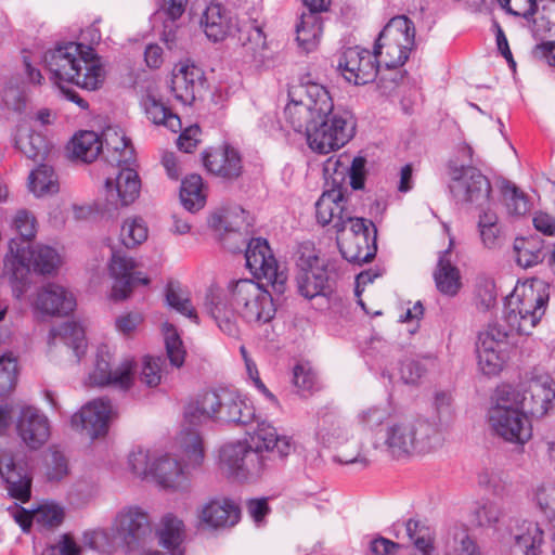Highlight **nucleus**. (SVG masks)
<instances>
[{
  "label": "nucleus",
  "instance_id": "obj_1",
  "mask_svg": "<svg viewBox=\"0 0 555 555\" xmlns=\"http://www.w3.org/2000/svg\"><path fill=\"white\" fill-rule=\"evenodd\" d=\"M293 449L291 439L280 436L267 421L257 422L249 440L223 444L219 451L220 469L238 482H256L272 467V455L283 460Z\"/></svg>",
  "mask_w": 555,
  "mask_h": 555
},
{
  "label": "nucleus",
  "instance_id": "obj_2",
  "mask_svg": "<svg viewBox=\"0 0 555 555\" xmlns=\"http://www.w3.org/2000/svg\"><path fill=\"white\" fill-rule=\"evenodd\" d=\"M231 308L223 299L210 292L205 307L221 332L230 337L238 335L236 313L247 323L262 325L270 322L276 312L271 294L250 279L232 281L228 285Z\"/></svg>",
  "mask_w": 555,
  "mask_h": 555
},
{
  "label": "nucleus",
  "instance_id": "obj_3",
  "mask_svg": "<svg viewBox=\"0 0 555 555\" xmlns=\"http://www.w3.org/2000/svg\"><path fill=\"white\" fill-rule=\"evenodd\" d=\"M296 131L305 128L307 144L314 153L326 155L344 147L353 139L357 119L346 106H285Z\"/></svg>",
  "mask_w": 555,
  "mask_h": 555
},
{
  "label": "nucleus",
  "instance_id": "obj_4",
  "mask_svg": "<svg viewBox=\"0 0 555 555\" xmlns=\"http://www.w3.org/2000/svg\"><path fill=\"white\" fill-rule=\"evenodd\" d=\"M437 423L423 416L395 414L372 438V448L392 460L428 453L442 443Z\"/></svg>",
  "mask_w": 555,
  "mask_h": 555
},
{
  "label": "nucleus",
  "instance_id": "obj_5",
  "mask_svg": "<svg viewBox=\"0 0 555 555\" xmlns=\"http://www.w3.org/2000/svg\"><path fill=\"white\" fill-rule=\"evenodd\" d=\"M44 64L51 80L76 104H85L66 83L72 82L87 90L98 89L104 81V69L93 49L76 42H67L44 54Z\"/></svg>",
  "mask_w": 555,
  "mask_h": 555
},
{
  "label": "nucleus",
  "instance_id": "obj_6",
  "mask_svg": "<svg viewBox=\"0 0 555 555\" xmlns=\"http://www.w3.org/2000/svg\"><path fill=\"white\" fill-rule=\"evenodd\" d=\"M100 139L107 151L118 154L113 157L118 167L115 178H107L103 191V203L101 209L114 216L122 207L132 204L139 196L141 180L131 162L134 157V150L119 126L107 125L102 129Z\"/></svg>",
  "mask_w": 555,
  "mask_h": 555
},
{
  "label": "nucleus",
  "instance_id": "obj_7",
  "mask_svg": "<svg viewBox=\"0 0 555 555\" xmlns=\"http://www.w3.org/2000/svg\"><path fill=\"white\" fill-rule=\"evenodd\" d=\"M254 408L236 390L220 388L198 395L184 408V420L196 426L207 421L247 425Z\"/></svg>",
  "mask_w": 555,
  "mask_h": 555
},
{
  "label": "nucleus",
  "instance_id": "obj_8",
  "mask_svg": "<svg viewBox=\"0 0 555 555\" xmlns=\"http://www.w3.org/2000/svg\"><path fill=\"white\" fill-rule=\"evenodd\" d=\"M516 388L503 385L494 395V403L489 409L488 421L495 436L509 443L525 444L532 436L528 416L517 404Z\"/></svg>",
  "mask_w": 555,
  "mask_h": 555
},
{
  "label": "nucleus",
  "instance_id": "obj_9",
  "mask_svg": "<svg viewBox=\"0 0 555 555\" xmlns=\"http://www.w3.org/2000/svg\"><path fill=\"white\" fill-rule=\"evenodd\" d=\"M296 283L301 296L312 299L332 292L336 280L335 264L321 257L312 242L298 244L295 253Z\"/></svg>",
  "mask_w": 555,
  "mask_h": 555
},
{
  "label": "nucleus",
  "instance_id": "obj_10",
  "mask_svg": "<svg viewBox=\"0 0 555 555\" xmlns=\"http://www.w3.org/2000/svg\"><path fill=\"white\" fill-rule=\"evenodd\" d=\"M317 440L326 448L337 450L336 461L343 464L359 463L363 467L370 464L369 459L362 454V443L354 436L353 425L338 416L326 414L319 424Z\"/></svg>",
  "mask_w": 555,
  "mask_h": 555
},
{
  "label": "nucleus",
  "instance_id": "obj_11",
  "mask_svg": "<svg viewBox=\"0 0 555 555\" xmlns=\"http://www.w3.org/2000/svg\"><path fill=\"white\" fill-rule=\"evenodd\" d=\"M415 44L414 23L404 15L392 17L379 33L374 56H383L388 69L398 68L408 61Z\"/></svg>",
  "mask_w": 555,
  "mask_h": 555
},
{
  "label": "nucleus",
  "instance_id": "obj_12",
  "mask_svg": "<svg viewBox=\"0 0 555 555\" xmlns=\"http://www.w3.org/2000/svg\"><path fill=\"white\" fill-rule=\"evenodd\" d=\"M59 264L60 256L54 248L46 245L25 247L17 240L10 241L9 254L4 259V269L15 279L23 276L30 268L41 274H51Z\"/></svg>",
  "mask_w": 555,
  "mask_h": 555
},
{
  "label": "nucleus",
  "instance_id": "obj_13",
  "mask_svg": "<svg viewBox=\"0 0 555 555\" xmlns=\"http://www.w3.org/2000/svg\"><path fill=\"white\" fill-rule=\"evenodd\" d=\"M450 192L457 203L481 207L489 199L491 184L486 176L473 166H449Z\"/></svg>",
  "mask_w": 555,
  "mask_h": 555
},
{
  "label": "nucleus",
  "instance_id": "obj_14",
  "mask_svg": "<svg viewBox=\"0 0 555 555\" xmlns=\"http://www.w3.org/2000/svg\"><path fill=\"white\" fill-rule=\"evenodd\" d=\"M246 266L257 279H266L278 294L286 289L287 274L281 269L267 240L251 238L245 249Z\"/></svg>",
  "mask_w": 555,
  "mask_h": 555
},
{
  "label": "nucleus",
  "instance_id": "obj_15",
  "mask_svg": "<svg viewBox=\"0 0 555 555\" xmlns=\"http://www.w3.org/2000/svg\"><path fill=\"white\" fill-rule=\"evenodd\" d=\"M111 530L128 552L142 547L152 534L149 515L138 506L122 507L116 514Z\"/></svg>",
  "mask_w": 555,
  "mask_h": 555
},
{
  "label": "nucleus",
  "instance_id": "obj_16",
  "mask_svg": "<svg viewBox=\"0 0 555 555\" xmlns=\"http://www.w3.org/2000/svg\"><path fill=\"white\" fill-rule=\"evenodd\" d=\"M507 332L500 325H489L478 335L476 352L478 366L485 375L499 374L507 359Z\"/></svg>",
  "mask_w": 555,
  "mask_h": 555
},
{
  "label": "nucleus",
  "instance_id": "obj_17",
  "mask_svg": "<svg viewBox=\"0 0 555 555\" xmlns=\"http://www.w3.org/2000/svg\"><path fill=\"white\" fill-rule=\"evenodd\" d=\"M517 391V404L525 415L542 417L554 404L555 380L548 375L537 376L522 390Z\"/></svg>",
  "mask_w": 555,
  "mask_h": 555
},
{
  "label": "nucleus",
  "instance_id": "obj_18",
  "mask_svg": "<svg viewBox=\"0 0 555 555\" xmlns=\"http://www.w3.org/2000/svg\"><path fill=\"white\" fill-rule=\"evenodd\" d=\"M138 267L133 258L121 250L112 249V257L108 264L109 275L114 280L112 286V298L115 300L126 299L135 285H147L150 279L141 272L135 271Z\"/></svg>",
  "mask_w": 555,
  "mask_h": 555
},
{
  "label": "nucleus",
  "instance_id": "obj_19",
  "mask_svg": "<svg viewBox=\"0 0 555 555\" xmlns=\"http://www.w3.org/2000/svg\"><path fill=\"white\" fill-rule=\"evenodd\" d=\"M134 375L135 363L132 359H125L120 364L112 367L109 353L100 350L89 380L92 385L113 386L120 390H128L133 384Z\"/></svg>",
  "mask_w": 555,
  "mask_h": 555
},
{
  "label": "nucleus",
  "instance_id": "obj_20",
  "mask_svg": "<svg viewBox=\"0 0 555 555\" xmlns=\"http://www.w3.org/2000/svg\"><path fill=\"white\" fill-rule=\"evenodd\" d=\"M171 92L182 104H194L203 101L205 92L204 72L189 61L178 63L173 70L170 85Z\"/></svg>",
  "mask_w": 555,
  "mask_h": 555
},
{
  "label": "nucleus",
  "instance_id": "obj_21",
  "mask_svg": "<svg viewBox=\"0 0 555 555\" xmlns=\"http://www.w3.org/2000/svg\"><path fill=\"white\" fill-rule=\"evenodd\" d=\"M109 400L94 399L85 404L81 410L72 416V426L89 438L95 439L107 433L108 423L114 415Z\"/></svg>",
  "mask_w": 555,
  "mask_h": 555
},
{
  "label": "nucleus",
  "instance_id": "obj_22",
  "mask_svg": "<svg viewBox=\"0 0 555 555\" xmlns=\"http://www.w3.org/2000/svg\"><path fill=\"white\" fill-rule=\"evenodd\" d=\"M550 300L548 285L541 280H533L517 285L506 297L505 306L527 310L532 314V321H541Z\"/></svg>",
  "mask_w": 555,
  "mask_h": 555
},
{
  "label": "nucleus",
  "instance_id": "obj_23",
  "mask_svg": "<svg viewBox=\"0 0 555 555\" xmlns=\"http://www.w3.org/2000/svg\"><path fill=\"white\" fill-rule=\"evenodd\" d=\"M338 68L348 82L361 86L374 81L378 65L376 57L369 50L352 47L341 55Z\"/></svg>",
  "mask_w": 555,
  "mask_h": 555
},
{
  "label": "nucleus",
  "instance_id": "obj_24",
  "mask_svg": "<svg viewBox=\"0 0 555 555\" xmlns=\"http://www.w3.org/2000/svg\"><path fill=\"white\" fill-rule=\"evenodd\" d=\"M0 475L7 483L9 494L25 503L31 494V476L26 465L15 461L9 450H0Z\"/></svg>",
  "mask_w": 555,
  "mask_h": 555
},
{
  "label": "nucleus",
  "instance_id": "obj_25",
  "mask_svg": "<svg viewBox=\"0 0 555 555\" xmlns=\"http://www.w3.org/2000/svg\"><path fill=\"white\" fill-rule=\"evenodd\" d=\"M315 216L322 225L332 223L337 233L346 230V219H350V211L341 188H332L322 193L315 203Z\"/></svg>",
  "mask_w": 555,
  "mask_h": 555
},
{
  "label": "nucleus",
  "instance_id": "obj_26",
  "mask_svg": "<svg viewBox=\"0 0 555 555\" xmlns=\"http://www.w3.org/2000/svg\"><path fill=\"white\" fill-rule=\"evenodd\" d=\"M16 430L23 442L30 449H39L50 437L49 421L34 406H24L16 422Z\"/></svg>",
  "mask_w": 555,
  "mask_h": 555
},
{
  "label": "nucleus",
  "instance_id": "obj_27",
  "mask_svg": "<svg viewBox=\"0 0 555 555\" xmlns=\"http://www.w3.org/2000/svg\"><path fill=\"white\" fill-rule=\"evenodd\" d=\"M205 168L215 176L232 180L242 173V160L236 150L228 145L203 153Z\"/></svg>",
  "mask_w": 555,
  "mask_h": 555
},
{
  "label": "nucleus",
  "instance_id": "obj_28",
  "mask_svg": "<svg viewBox=\"0 0 555 555\" xmlns=\"http://www.w3.org/2000/svg\"><path fill=\"white\" fill-rule=\"evenodd\" d=\"M198 517L202 522L210 528H227L238 522L241 509L238 505L230 499L215 498L203 505Z\"/></svg>",
  "mask_w": 555,
  "mask_h": 555
},
{
  "label": "nucleus",
  "instance_id": "obj_29",
  "mask_svg": "<svg viewBox=\"0 0 555 555\" xmlns=\"http://www.w3.org/2000/svg\"><path fill=\"white\" fill-rule=\"evenodd\" d=\"M35 307L43 314L66 315L74 311L76 300L64 287L48 284L39 291Z\"/></svg>",
  "mask_w": 555,
  "mask_h": 555
},
{
  "label": "nucleus",
  "instance_id": "obj_30",
  "mask_svg": "<svg viewBox=\"0 0 555 555\" xmlns=\"http://www.w3.org/2000/svg\"><path fill=\"white\" fill-rule=\"evenodd\" d=\"M151 477L163 488L184 490L189 487V477L181 464L170 456L154 460Z\"/></svg>",
  "mask_w": 555,
  "mask_h": 555
},
{
  "label": "nucleus",
  "instance_id": "obj_31",
  "mask_svg": "<svg viewBox=\"0 0 555 555\" xmlns=\"http://www.w3.org/2000/svg\"><path fill=\"white\" fill-rule=\"evenodd\" d=\"M376 234L377 230L373 229L372 238L366 236L337 237L343 257L351 263L362 264L370 262L377 251Z\"/></svg>",
  "mask_w": 555,
  "mask_h": 555
},
{
  "label": "nucleus",
  "instance_id": "obj_32",
  "mask_svg": "<svg viewBox=\"0 0 555 555\" xmlns=\"http://www.w3.org/2000/svg\"><path fill=\"white\" fill-rule=\"evenodd\" d=\"M208 224L221 240L230 234L242 235V230H247L250 225L247 221V212L240 206L214 212Z\"/></svg>",
  "mask_w": 555,
  "mask_h": 555
},
{
  "label": "nucleus",
  "instance_id": "obj_33",
  "mask_svg": "<svg viewBox=\"0 0 555 555\" xmlns=\"http://www.w3.org/2000/svg\"><path fill=\"white\" fill-rule=\"evenodd\" d=\"M434 280L437 289L446 295L455 296L462 286L460 270L451 262L450 250L440 253L436 270L434 271Z\"/></svg>",
  "mask_w": 555,
  "mask_h": 555
},
{
  "label": "nucleus",
  "instance_id": "obj_34",
  "mask_svg": "<svg viewBox=\"0 0 555 555\" xmlns=\"http://www.w3.org/2000/svg\"><path fill=\"white\" fill-rule=\"evenodd\" d=\"M201 25L209 39L220 41L231 29V17L220 3L211 2L203 13Z\"/></svg>",
  "mask_w": 555,
  "mask_h": 555
},
{
  "label": "nucleus",
  "instance_id": "obj_35",
  "mask_svg": "<svg viewBox=\"0 0 555 555\" xmlns=\"http://www.w3.org/2000/svg\"><path fill=\"white\" fill-rule=\"evenodd\" d=\"M103 149L100 135L91 130H80L73 137L68 144L72 156L83 163L95 160Z\"/></svg>",
  "mask_w": 555,
  "mask_h": 555
},
{
  "label": "nucleus",
  "instance_id": "obj_36",
  "mask_svg": "<svg viewBox=\"0 0 555 555\" xmlns=\"http://www.w3.org/2000/svg\"><path fill=\"white\" fill-rule=\"evenodd\" d=\"M514 251L521 268H530L542 262L546 255L544 241L537 235L516 238Z\"/></svg>",
  "mask_w": 555,
  "mask_h": 555
},
{
  "label": "nucleus",
  "instance_id": "obj_37",
  "mask_svg": "<svg viewBox=\"0 0 555 555\" xmlns=\"http://www.w3.org/2000/svg\"><path fill=\"white\" fill-rule=\"evenodd\" d=\"M15 147L29 159H44L49 152L47 139L34 131H28L24 125H18L14 138Z\"/></svg>",
  "mask_w": 555,
  "mask_h": 555
},
{
  "label": "nucleus",
  "instance_id": "obj_38",
  "mask_svg": "<svg viewBox=\"0 0 555 555\" xmlns=\"http://www.w3.org/2000/svg\"><path fill=\"white\" fill-rule=\"evenodd\" d=\"M156 535L163 547L168 551H176L185 538L184 524L176 515L168 513L162 517Z\"/></svg>",
  "mask_w": 555,
  "mask_h": 555
},
{
  "label": "nucleus",
  "instance_id": "obj_39",
  "mask_svg": "<svg viewBox=\"0 0 555 555\" xmlns=\"http://www.w3.org/2000/svg\"><path fill=\"white\" fill-rule=\"evenodd\" d=\"M323 31L322 18L313 13H302L296 25V40L306 52L312 51L319 43Z\"/></svg>",
  "mask_w": 555,
  "mask_h": 555
},
{
  "label": "nucleus",
  "instance_id": "obj_40",
  "mask_svg": "<svg viewBox=\"0 0 555 555\" xmlns=\"http://www.w3.org/2000/svg\"><path fill=\"white\" fill-rule=\"evenodd\" d=\"M60 340L70 347L79 359L85 353L86 340L83 328L75 322H65L50 332L51 344Z\"/></svg>",
  "mask_w": 555,
  "mask_h": 555
},
{
  "label": "nucleus",
  "instance_id": "obj_41",
  "mask_svg": "<svg viewBox=\"0 0 555 555\" xmlns=\"http://www.w3.org/2000/svg\"><path fill=\"white\" fill-rule=\"evenodd\" d=\"M180 199L183 207L191 212H195L205 206L206 194L199 175H190L182 180Z\"/></svg>",
  "mask_w": 555,
  "mask_h": 555
},
{
  "label": "nucleus",
  "instance_id": "obj_42",
  "mask_svg": "<svg viewBox=\"0 0 555 555\" xmlns=\"http://www.w3.org/2000/svg\"><path fill=\"white\" fill-rule=\"evenodd\" d=\"M387 408L379 405H371L361 409L356 415V425L363 431L371 434V439L376 431H379L386 426V423L392 418Z\"/></svg>",
  "mask_w": 555,
  "mask_h": 555
},
{
  "label": "nucleus",
  "instance_id": "obj_43",
  "mask_svg": "<svg viewBox=\"0 0 555 555\" xmlns=\"http://www.w3.org/2000/svg\"><path fill=\"white\" fill-rule=\"evenodd\" d=\"M245 37H241L245 55L256 65H261L266 60L267 39L262 29L258 25H249L244 31Z\"/></svg>",
  "mask_w": 555,
  "mask_h": 555
},
{
  "label": "nucleus",
  "instance_id": "obj_44",
  "mask_svg": "<svg viewBox=\"0 0 555 555\" xmlns=\"http://www.w3.org/2000/svg\"><path fill=\"white\" fill-rule=\"evenodd\" d=\"M179 446L186 466L197 467L203 463L205 450L203 439L197 431L183 430L179 436Z\"/></svg>",
  "mask_w": 555,
  "mask_h": 555
},
{
  "label": "nucleus",
  "instance_id": "obj_45",
  "mask_svg": "<svg viewBox=\"0 0 555 555\" xmlns=\"http://www.w3.org/2000/svg\"><path fill=\"white\" fill-rule=\"evenodd\" d=\"M29 189L36 196L59 192V182L51 166L41 164L29 175Z\"/></svg>",
  "mask_w": 555,
  "mask_h": 555
},
{
  "label": "nucleus",
  "instance_id": "obj_46",
  "mask_svg": "<svg viewBox=\"0 0 555 555\" xmlns=\"http://www.w3.org/2000/svg\"><path fill=\"white\" fill-rule=\"evenodd\" d=\"M515 544L525 555H538L543 542V531L537 522L524 521L514 534Z\"/></svg>",
  "mask_w": 555,
  "mask_h": 555
},
{
  "label": "nucleus",
  "instance_id": "obj_47",
  "mask_svg": "<svg viewBox=\"0 0 555 555\" xmlns=\"http://www.w3.org/2000/svg\"><path fill=\"white\" fill-rule=\"evenodd\" d=\"M444 555H479V551L465 528H454L446 540Z\"/></svg>",
  "mask_w": 555,
  "mask_h": 555
},
{
  "label": "nucleus",
  "instance_id": "obj_48",
  "mask_svg": "<svg viewBox=\"0 0 555 555\" xmlns=\"http://www.w3.org/2000/svg\"><path fill=\"white\" fill-rule=\"evenodd\" d=\"M149 229L141 217L127 218L120 229V242L127 248H134L147 240Z\"/></svg>",
  "mask_w": 555,
  "mask_h": 555
},
{
  "label": "nucleus",
  "instance_id": "obj_49",
  "mask_svg": "<svg viewBox=\"0 0 555 555\" xmlns=\"http://www.w3.org/2000/svg\"><path fill=\"white\" fill-rule=\"evenodd\" d=\"M504 320L511 331H515L520 335H530L533 328L540 323L538 320L532 321V314L527 310L506 306L504 308Z\"/></svg>",
  "mask_w": 555,
  "mask_h": 555
},
{
  "label": "nucleus",
  "instance_id": "obj_50",
  "mask_svg": "<svg viewBox=\"0 0 555 555\" xmlns=\"http://www.w3.org/2000/svg\"><path fill=\"white\" fill-rule=\"evenodd\" d=\"M46 477L49 481H61L69 473L68 461L55 447L49 448L44 455Z\"/></svg>",
  "mask_w": 555,
  "mask_h": 555
},
{
  "label": "nucleus",
  "instance_id": "obj_51",
  "mask_svg": "<svg viewBox=\"0 0 555 555\" xmlns=\"http://www.w3.org/2000/svg\"><path fill=\"white\" fill-rule=\"evenodd\" d=\"M64 509L56 503H43L33 511L35 525L41 529L59 527L64 520Z\"/></svg>",
  "mask_w": 555,
  "mask_h": 555
},
{
  "label": "nucleus",
  "instance_id": "obj_52",
  "mask_svg": "<svg viewBox=\"0 0 555 555\" xmlns=\"http://www.w3.org/2000/svg\"><path fill=\"white\" fill-rule=\"evenodd\" d=\"M504 515L503 505L491 500L479 503L474 511L475 520L479 527H494L501 521Z\"/></svg>",
  "mask_w": 555,
  "mask_h": 555
},
{
  "label": "nucleus",
  "instance_id": "obj_53",
  "mask_svg": "<svg viewBox=\"0 0 555 555\" xmlns=\"http://www.w3.org/2000/svg\"><path fill=\"white\" fill-rule=\"evenodd\" d=\"M166 301L168 306L179 313L197 322V314L189 296L176 284L169 283L166 287Z\"/></svg>",
  "mask_w": 555,
  "mask_h": 555
},
{
  "label": "nucleus",
  "instance_id": "obj_54",
  "mask_svg": "<svg viewBox=\"0 0 555 555\" xmlns=\"http://www.w3.org/2000/svg\"><path fill=\"white\" fill-rule=\"evenodd\" d=\"M146 117L155 125H163L172 132L182 128L180 117L170 109V106H144Z\"/></svg>",
  "mask_w": 555,
  "mask_h": 555
},
{
  "label": "nucleus",
  "instance_id": "obj_55",
  "mask_svg": "<svg viewBox=\"0 0 555 555\" xmlns=\"http://www.w3.org/2000/svg\"><path fill=\"white\" fill-rule=\"evenodd\" d=\"M165 347L170 364L175 367H181L185 359V350L182 340L176 330L170 324H165Z\"/></svg>",
  "mask_w": 555,
  "mask_h": 555
},
{
  "label": "nucleus",
  "instance_id": "obj_56",
  "mask_svg": "<svg viewBox=\"0 0 555 555\" xmlns=\"http://www.w3.org/2000/svg\"><path fill=\"white\" fill-rule=\"evenodd\" d=\"M503 197L507 210L512 215L524 216L530 210L527 195L514 184H507L503 188Z\"/></svg>",
  "mask_w": 555,
  "mask_h": 555
},
{
  "label": "nucleus",
  "instance_id": "obj_57",
  "mask_svg": "<svg viewBox=\"0 0 555 555\" xmlns=\"http://www.w3.org/2000/svg\"><path fill=\"white\" fill-rule=\"evenodd\" d=\"M13 227L20 235L13 240H17L22 246L29 247L30 241L36 235L35 217L27 210H20L13 219Z\"/></svg>",
  "mask_w": 555,
  "mask_h": 555
},
{
  "label": "nucleus",
  "instance_id": "obj_58",
  "mask_svg": "<svg viewBox=\"0 0 555 555\" xmlns=\"http://www.w3.org/2000/svg\"><path fill=\"white\" fill-rule=\"evenodd\" d=\"M154 460L156 459L152 457L149 450L138 448L129 454L128 464L135 476L140 478H147L152 475Z\"/></svg>",
  "mask_w": 555,
  "mask_h": 555
},
{
  "label": "nucleus",
  "instance_id": "obj_59",
  "mask_svg": "<svg viewBox=\"0 0 555 555\" xmlns=\"http://www.w3.org/2000/svg\"><path fill=\"white\" fill-rule=\"evenodd\" d=\"M17 383V362L14 358L0 357V397L9 395Z\"/></svg>",
  "mask_w": 555,
  "mask_h": 555
},
{
  "label": "nucleus",
  "instance_id": "obj_60",
  "mask_svg": "<svg viewBox=\"0 0 555 555\" xmlns=\"http://www.w3.org/2000/svg\"><path fill=\"white\" fill-rule=\"evenodd\" d=\"M293 383L302 393H311L317 388L315 373L308 364H297L293 371Z\"/></svg>",
  "mask_w": 555,
  "mask_h": 555
},
{
  "label": "nucleus",
  "instance_id": "obj_61",
  "mask_svg": "<svg viewBox=\"0 0 555 555\" xmlns=\"http://www.w3.org/2000/svg\"><path fill=\"white\" fill-rule=\"evenodd\" d=\"M347 166H348V156L340 155L339 157H330L324 164V175L326 179H332L333 188L337 185L340 188V184L345 181L347 176Z\"/></svg>",
  "mask_w": 555,
  "mask_h": 555
},
{
  "label": "nucleus",
  "instance_id": "obj_62",
  "mask_svg": "<svg viewBox=\"0 0 555 555\" xmlns=\"http://www.w3.org/2000/svg\"><path fill=\"white\" fill-rule=\"evenodd\" d=\"M405 529L409 538L416 546L418 554L430 555L433 551L431 540L426 532L423 533V531H426L424 528L420 529V522L414 519H409L405 524Z\"/></svg>",
  "mask_w": 555,
  "mask_h": 555
},
{
  "label": "nucleus",
  "instance_id": "obj_63",
  "mask_svg": "<svg viewBox=\"0 0 555 555\" xmlns=\"http://www.w3.org/2000/svg\"><path fill=\"white\" fill-rule=\"evenodd\" d=\"M163 359L160 357H145L143 359L140 380L149 387H155L160 383V366Z\"/></svg>",
  "mask_w": 555,
  "mask_h": 555
},
{
  "label": "nucleus",
  "instance_id": "obj_64",
  "mask_svg": "<svg viewBox=\"0 0 555 555\" xmlns=\"http://www.w3.org/2000/svg\"><path fill=\"white\" fill-rule=\"evenodd\" d=\"M14 112L18 115H26L30 121L41 126L51 125L56 118L55 112L49 107L38 106H13Z\"/></svg>",
  "mask_w": 555,
  "mask_h": 555
}]
</instances>
